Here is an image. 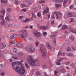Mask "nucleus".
<instances>
[{
	"instance_id": "29",
	"label": "nucleus",
	"mask_w": 76,
	"mask_h": 76,
	"mask_svg": "<svg viewBox=\"0 0 76 76\" xmlns=\"http://www.w3.org/2000/svg\"><path fill=\"white\" fill-rule=\"evenodd\" d=\"M70 20H71L69 22L70 23H72V22H73V21L75 20V19H74V18H70Z\"/></svg>"
},
{
	"instance_id": "35",
	"label": "nucleus",
	"mask_w": 76,
	"mask_h": 76,
	"mask_svg": "<svg viewBox=\"0 0 76 76\" xmlns=\"http://www.w3.org/2000/svg\"><path fill=\"white\" fill-rule=\"evenodd\" d=\"M35 45L36 46H38L39 45V42L38 41H36L35 43Z\"/></svg>"
},
{
	"instance_id": "42",
	"label": "nucleus",
	"mask_w": 76,
	"mask_h": 76,
	"mask_svg": "<svg viewBox=\"0 0 76 76\" xmlns=\"http://www.w3.org/2000/svg\"><path fill=\"white\" fill-rule=\"evenodd\" d=\"M11 10H12L10 8H7V12H10Z\"/></svg>"
},
{
	"instance_id": "51",
	"label": "nucleus",
	"mask_w": 76,
	"mask_h": 76,
	"mask_svg": "<svg viewBox=\"0 0 76 76\" xmlns=\"http://www.w3.org/2000/svg\"><path fill=\"white\" fill-rule=\"evenodd\" d=\"M41 16V13H40L39 12L37 14V16H38L39 17H40Z\"/></svg>"
},
{
	"instance_id": "57",
	"label": "nucleus",
	"mask_w": 76,
	"mask_h": 76,
	"mask_svg": "<svg viewBox=\"0 0 76 76\" xmlns=\"http://www.w3.org/2000/svg\"><path fill=\"white\" fill-rule=\"evenodd\" d=\"M42 67L43 68H45V67H46V66L45 65H43Z\"/></svg>"
},
{
	"instance_id": "43",
	"label": "nucleus",
	"mask_w": 76,
	"mask_h": 76,
	"mask_svg": "<svg viewBox=\"0 0 76 76\" xmlns=\"http://www.w3.org/2000/svg\"><path fill=\"white\" fill-rule=\"evenodd\" d=\"M5 20H10V19L9 18V17H8V16H7L5 18Z\"/></svg>"
},
{
	"instance_id": "61",
	"label": "nucleus",
	"mask_w": 76,
	"mask_h": 76,
	"mask_svg": "<svg viewBox=\"0 0 76 76\" xmlns=\"http://www.w3.org/2000/svg\"><path fill=\"white\" fill-rule=\"evenodd\" d=\"M52 18L53 19H54L55 18V17L54 15H52Z\"/></svg>"
},
{
	"instance_id": "3",
	"label": "nucleus",
	"mask_w": 76,
	"mask_h": 76,
	"mask_svg": "<svg viewBox=\"0 0 76 76\" xmlns=\"http://www.w3.org/2000/svg\"><path fill=\"white\" fill-rule=\"evenodd\" d=\"M27 61L28 63L31 66H35V61L32 57V56H29L27 58Z\"/></svg>"
},
{
	"instance_id": "18",
	"label": "nucleus",
	"mask_w": 76,
	"mask_h": 76,
	"mask_svg": "<svg viewBox=\"0 0 76 76\" xmlns=\"http://www.w3.org/2000/svg\"><path fill=\"white\" fill-rule=\"evenodd\" d=\"M1 3L4 4H5L7 3V1L6 0H1Z\"/></svg>"
},
{
	"instance_id": "7",
	"label": "nucleus",
	"mask_w": 76,
	"mask_h": 76,
	"mask_svg": "<svg viewBox=\"0 0 76 76\" xmlns=\"http://www.w3.org/2000/svg\"><path fill=\"white\" fill-rule=\"evenodd\" d=\"M35 48H34L31 47L29 49L28 51V52L31 53H33L35 51Z\"/></svg>"
},
{
	"instance_id": "54",
	"label": "nucleus",
	"mask_w": 76,
	"mask_h": 76,
	"mask_svg": "<svg viewBox=\"0 0 76 76\" xmlns=\"http://www.w3.org/2000/svg\"><path fill=\"white\" fill-rule=\"evenodd\" d=\"M47 33L45 32H43V34L44 35H47Z\"/></svg>"
},
{
	"instance_id": "55",
	"label": "nucleus",
	"mask_w": 76,
	"mask_h": 76,
	"mask_svg": "<svg viewBox=\"0 0 76 76\" xmlns=\"http://www.w3.org/2000/svg\"><path fill=\"white\" fill-rule=\"evenodd\" d=\"M53 42L54 44H56V39H54L53 40Z\"/></svg>"
},
{
	"instance_id": "46",
	"label": "nucleus",
	"mask_w": 76,
	"mask_h": 76,
	"mask_svg": "<svg viewBox=\"0 0 76 76\" xmlns=\"http://www.w3.org/2000/svg\"><path fill=\"white\" fill-rule=\"evenodd\" d=\"M59 62L57 61L56 63L57 65H58V66H60V65H61V64H60V63H59Z\"/></svg>"
},
{
	"instance_id": "58",
	"label": "nucleus",
	"mask_w": 76,
	"mask_h": 76,
	"mask_svg": "<svg viewBox=\"0 0 76 76\" xmlns=\"http://www.w3.org/2000/svg\"><path fill=\"white\" fill-rule=\"evenodd\" d=\"M65 64H66V65H68L69 64V62H66L65 63Z\"/></svg>"
},
{
	"instance_id": "62",
	"label": "nucleus",
	"mask_w": 76,
	"mask_h": 76,
	"mask_svg": "<svg viewBox=\"0 0 76 76\" xmlns=\"http://www.w3.org/2000/svg\"><path fill=\"white\" fill-rule=\"evenodd\" d=\"M54 23V21L53 20L51 22L52 25H53Z\"/></svg>"
},
{
	"instance_id": "31",
	"label": "nucleus",
	"mask_w": 76,
	"mask_h": 76,
	"mask_svg": "<svg viewBox=\"0 0 76 76\" xmlns=\"http://www.w3.org/2000/svg\"><path fill=\"white\" fill-rule=\"evenodd\" d=\"M69 38L71 40H72V41H74V39H75V38H74V37L72 36H70Z\"/></svg>"
},
{
	"instance_id": "50",
	"label": "nucleus",
	"mask_w": 76,
	"mask_h": 76,
	"mask_svg": "<svg viewBox=\"0 0 76 76\" xmlns=\"http://www.w3.org/2000/svg\"><path fill=\"white\" fill-rule=\"evenodd\" d=\"M25 65L26 67L27 68H29V66H28V65H27V64H25Z\"/></svg>"
},
{
	"instance_id": "63",
	"label": "nucleus",
	"mask_w": 76,
	"mask_h": 76,
	"mask_svg": "<svg viewBox=\"0 0 76 76\" xmlns=\"http://www.w3.org/2000/svg\"><path fill=\"white\" fill-rule=\"evenodd\" d=\"M50 14H49L48 15V18L49 19H50Z\"/></svg>"
},
{
	"instance_id": "21",
	"label": "nucleus",
	"mask_w": 76,
	"mask_h": 76,
	"mask_svg": "<svg viewBox=\"0 0 76 76\" xmlns=\"http://www.w3.org/2000/svg\"><path fill=\"white\" fill-rule=\"evenodd\" d=\"M67 28V26H66V25H63L62 26V28L61 29V30H64V29H66Z\"/></svg>"
},
{
	"instance_id": "37",
	"label": "nucleus",
	"mask_w": 76,
	"mask_h": 76,
	"mask_svg": "<svg viewBox=\"0 0 76 76\" xmlns=\"http://www.w3.org/2000/svg\"><path fill=\"white\" fill-rule=\"evenodd\" d=\"M66 53H62L61 54V56H62V57H64Z\"/></svg>"
},
{
	"instance_id": "17",
	"label": "nucleus",
	"mask_w": 76,
	"mask_h": 76,
	"mask_svg": "<svg viewBox=\"0 0 76 76\" xmlns=\"http://www.w3.org/2000/svg\"><path fill=\"white\" fill-rule=\"evenodd\" d=\"M17 47H20V48H22L23 47L21 43H18L16 44Z\"/></svg>"
},
{
	"instance_id": "64",
	"label": "nucleus",
	"mask_w": 76,
	"mask_h": 76,
	"mask_svg": "<svg viewBox=\"0 0 76 76\" xmlns=\"http://www.w3.org/2000/svg\"><path fill=\"white\" fill-rule=\"evenodd\" d=\"M65 68L66 69H70V68H69V67H67V66Z\"/></svg>"
},
{
	"instance_id": "38",
	"label": "nucleus",
	"mask_w": 76,
	"mask_h": 76,
	"mask_svg": "<svg viewBox=\"0 0 76 76\" xmlns=\"http://www.w3.org/2000/svg\"><path fill=\"white\" fill-rule=\"evenodd\" d=\"M39 3H45V1L44 0H42L39 1Z\"/></svg>"
},
{
	"instance_id": "25",
	"label": "nucleus",
	"mask_w": 76,
	"mask_h": 76,
	"mask_svg": "<svg viewBox=\"0 0 76 76\" xmlns=\"http://www.w3.org/2000/svg\"><path fill=\"white\" fill-rule=\"evenodd\" d=\"M69 0H65L64 1V3L63 4V6L64 7H65V6H66V3H67V1H68Z\"/></svg>"
},
{
	"instance_id": "20",
	"label": "nucleus",
	"mask_w": 76,
	"mask_h": 76,
	"mask_svg": "<svg viewBox=\"0 0 76 76\" xmlns=\"http://www.w3.org/2000/svg\"><path fill=\"white\" fill-rule=\"evenodd\" d=\"M67 56L68 57H73V54L72 53H69L67 54Z\"/></svg>"
},
{
	"instance_id": "52",
	"label": "nucleus",
	"mask_w": 76,
	"mask_h": 76,
	"mask_svg": "<svg viewBox=\"0 0 76 76\" xmlns=\"http://www.w3.org/2000/svg\"><path fill=\"white\" fill-rule=\"evenodd\" d=\"M22 18H23V17L22 16H20L18 18L19 19H21Z\"/></svg>"
},
{
	"instance_id": "56",
	"label": "nucleus",
	"mask_w": 76,
	"mask_h": 76,
	"mask_svg": "<svg viewBox=\"0 0 76 76\" xmlns=\"http://www.w3.org/2000/svg\"><path fill=\"white\" fill-rule=\"evenodd\" d=\"M44 75H45V76H48V75H47V74L45 72H44Z\"/></svg>"
},
{
	"instance_id": "49",
	"label": "nucleus",
	"mask_w": 76,
	"mask_h": 76,
	"mask_svg": "<svg viewBox=\"0 0 76 76\" xmlns=\"http://www.w3.org/2000/svg\"><path fill=\"white\" fill-rule=\"evenodd\" d=\"M72 50H76V48L75 47H72Z\"/></svg>"
},
{
	"instance_id": "32",
	"label": "nucleus",
	"mask_w": 76,
	"mask_h": 76,
	"mask_svg": "<svg viewBox=\"0 0 76 76\" xmlns=\"http://www.w3.org/2000/svg\"><path fill=\"white\" fill-rule=\"evenodd\" d=\"M4 15H0V18L1 19H4Z\"/></svg>"
},
{
	"instance_id": "45",
	"label": "nucleus",
	"mask_w": 76,
	"mask_h": 76,
	"mask_svg": "<svg viewBox=\"0 0 76 76\" xmlns=\"http://www.w3.org/2000/svg\"><path fill=\"white\" fill-rule=\"evenodd\" d=\"M67 50L68 51H71V49L70 48V47H68L67 49Z\"/></svg>"
},
{
	"instance_id": "41",
	"label": "nucleus",
	"mask_w": 76,
	"mask_h": 76,
	"mask_svg": "<svg viewBox=\"0 0 76 76\" xmlns=\"http://www.w3.org/2000/svg\"><path fill=\"white\" fill-rule=\"evenodd\" d=\"M0 75H1V76H4L5 75L4 72H2L0 74Z\"/></svg>"
},
{
	"instance_id": "8",
	"label": "nucleus",
	"mask_w": 76,
	"mask_h": 76,
	"mask_svg": "<svg viewBox=\"0 0 76 76\" xmlns=\"http://www.w3.org/2000/svg\"><path fill=\"white\" fill-rule=\"evenodd\" d=\"M15 26V24L13 23H10L9 24H8L7 25H5V27L7 28H9L10 26Z\"/></svg>"
},
{
	"instance_id": "34",
	"label": "nucleus",
	"mask_w": 76,
	"mask_h": 76,
	"mask_svg": "<svg viewBox=\"0 0 76 76\" xmlns=\"http://www.w3.org/2000/svg\"><path fill=\"white\" fill-rule=\"evenodd\" d=\"M55 5L56 7H57V8H58V7L61 6V5H60L58 4H55Z\"/></svg>"
},
{
	"instance_id": "4",
	"label": "nucleus",
	"mask_w": 76,
	"mask_h": 76,
	"mask_svg": "<svg viewBox=\"0 0 76 76\" xmlns=\"http://www.w3.org/2000/svg\"><path fill=\"white\" fill-rule=\"evenodd\" d=\"M54 15L56 14V19H59L60 18L62 17V14L60 12H54Z\"/></svg>"
},
{
	"instance_id": "30",
	"label": "nucleus",
	"mask_w": 76,
	"mask_h": 76,
	"mask_svg": "<svg viewBox=\"0 0 76 76\" xmlns=\"http://www.w3.org/2000/svg\"><path fill=\"white\" fill-rule=\"evenodd\" d=\"M55 1H56L57 3H60V2H62L63 1V0H55Z\"/></svg>"
},
{
	"instance_id": "59",
	"label": "nucleus",
	"mask_w": 76,
	"mask_h": 76,
	"mask_svg": "<svg viewBox=\"0 0 76 76\" xmlns=\"http://www.w3.org/2000/svg\"><path fill=\"white\" fill-rule=\"evenodd\" d=\"M13 61V59H9V61H10V62H12V61Z\"/></svg>"
},
{
	"instance_id": "28",
	"label": "nucleus",
	"mask_w": 76,
	"mask_h": 76,
	"mask_svg": "<svg viewBox=\"0 0 76 76\" xmlns=\"http://www.w3.org/2000/svg\"><path fill=\"white\" fill-rule=\"evenodd\" d=\"M61 72H62V73H64L65 72H66V71L64 69L62 68L61 69Z\"/></svg>"
},
{
	"instance_id": "12",
	"label": "nucleus",
	"mask_w": 76,
	"mask_h": 76,
	"mask_svg": "<svg viewBox=\"0 0 76 76\" xmlns=\"http://www.w3.org/2000/svg\"><path fill=\"white\" fill-rule=\"evenodd\" d=\"M26 31L25 30H23L22 31H20V32H21V34H23V35H26V37H27V34H26Z\"/></svg>"
},
{
	"instance_id": "6",
	"label": "nucleus",
	"mask_w": 76,
	"mask_h": 76,
	"mask_svg": "<svg viewBox=\"0 0 76 76\" xmlns=\"http://www.w3.org/2000/svg\"><path fill=\"white\" fill-rule=\"evenodd\" d=\"M49 13V8L47 7L45 10L43 12V15H44L45 13Z\"/></svg>"
},
{
	"instance_id": "39",
	"label": "nucleus",
	"mask_w": 76,
	"mask_h": 76,
	"mask_svg": "<svg viewBox=\"0 0 76 76\" xmlns=\"http://www.w3.org/2000/svg\"><path fill=\"white\" fill-rule=\"evenodd\" d=\"M68 34V32H67V31H65L64 32V35H66V36Z\"/></svg>"
},
{
	"instance_id": "47",
	"label": "nucleus",
	"mask_w": 76,
	"mask_h": 76,
	"mask_svg": "<svg viewBox=\"0 0 76 76\" xmlns=\"http://www.w3.org/2000/svg\"><path fill=\"white\" fill-rule=\"evenodd\" d=\"M57 73H58V72H57V71H54L55 76H57V75H57Z\"/></svg>"
},
{
	"instance_id": "1",
	"label": "nucleus",
	"mask_w": 76,
	"mask_h": 76,
	"mask_svg": "<svg viewBox=\"0 0 76 76\" xmlns=\"http://www.w3.org/2000/svg\"><path fill=\"white\" fill-rule=\"evenodd\" d=\"M20 62H14L12 64V66L14 70L17 72L18 73L20 74L21 75L20 76H25L24 73H25V69L23 68V66L22 65H21Z\"/></svg>"
},
{
	"instance_id": "10",
	"label": "nucleus",
	"mask_w": 76,
	"mask_h": 76,
	"mask_svg": "<svg viewBox=\"0 0 76 76\" xmlns=\"http://www.w3.org/2000/svg\"><path fill=\"white\" fill-rule=\"evenodd\" d=\"M0 47L1 48H4L6 47V44L3 43H1Z\"/></svg>"
},
{
	"instance_id": "23",
	"label": "nucleus",
	"mask_w": 76,
	"mask_h": 76,
	"mask_svg": "<svg viewBox=\"0 0 76 76\" xmlns=\"http://www.w3.org/2000/svg\"><path fill=\"white\" fill-rule=\"evenodd\" d=\"M23 22H29V19L28 18H26L25 20H23Z\"/></svg>"
},
{
	"instance_id": "15",
	"label": "nucleus",
	"mask_w": 76,
	"mask_h": 76,
	"mask_svg": "<svg viewBox=\"0 0 76 76\" xmlns=\"http://www.w3.org/2000/svg\"><path fill=\"white\" fill-rule=\"evenodd\" d=\"M6 12V11H5V10H2L0 11V13H2L3 15H4V14H5V13Z\"/></svg>"
},
{
	"instance_id": "2",
	"label": "nucleus",
	"mask_w": 76,
	"mask_h": 76,
	"mask_svg": "<svg viewBox=\"0 0 76 76\" xmlns=\"http://www.w3.org/2000/svg\"><path fill=\"white\" fill-rule=\"evenodd\" d=\"M40 51L41 53L42 57H45L47 56V52L45 50V46L43 45H40Z\"/></svg>"
},
{
	"instance_id": "14",
	"label": "nucleus",
	"mask_w": 76,
	"mask_h": 76,
	"mask_svg": "<svg viewBox=\"0 0 76 76\" xmlns=\"http://www.w3.org/2000/svg\"><path fill=\"white\" fill-rule=\"evenodd\" d=\"M17 36L16 34H14L12 36H11L10 37V38L11 39H14V38H15Z\"/></svg>"
},
{
	"instance_id": "19",
	"label": "nucleus",
	"mask_w": 76,
	"mask_h": 76,
	"mask_svg": "<svg viewBox=\"0 0 76 76\" xmlns=\"http://www.w3.org/2000/svg\"><path fill=\"white\" fill-rule=\"evenodd\" d=\"M41 75V73L39 71H37L35 74V76H39Z\"/></svg>"
},
{
	"instance_id": "44",
	"label": "nucleus",
	"mask_w": 76,
	"mask_h": 76,
	"mask_svg": "<svg viewBox=\"0 0 76 76\" xmlns=\"http://www.w3.org/2000/svg\"><path fill=\"white\" fill-rule=\"evenodd\" d=\"M21 11L23 12H26V9H23Z\"/></svg>"
},
{
	"instance_id": "24",
	"label": "nucleus",
	"mask_w": 76,
	"mask_h": 76,
	"mask_svg": "<svg viewBox=\"0 0 76 76\" xmlns=\"http://www.w3.org/2000/svg\"><path fill=\"white\" fill-rule=\"evenodd\" d=\"M46 45L47 46H48V48L49 49H51V47H50V45H49V43L48 42L46 44Z\"/></svg>"
},
{
	"instance_id": "27",
	"label": "nucleus",
	"mask_w": 76,
	"mask_h": 76,
	"mask_svg": "<svg viewBox=\"0 0 76 76\" xmlns=\"http://www.w3.org/2000/svg\"><path fill=\"white\" fill-rule=\"evenodd\" d=\"M13 51L15 53H18V49L16 48H14L13 50Z\"/></svg>"
},
{
	"instance_id": "53",
	"label": "nucleus",
	"mask_w": 76,
	"mask_h": 76,
	"mask_svg": "<svg viewBox=\"0 0 76 76\" xmlns=\"http://www.w3.org/2000/svg\"><path fill=\"white\" fill-rule=\"evenodd\" d=\"M12 58H13L14 59H18V57L16 56H14L12 57Z\"/></svg>"
},
{
	"instance_id": "26",
	"label": "nucleus",
	"mask_w": 76,
	"mask_h": 76,
	"mask_svg": "<svg viewBox=\"0 0 76 76\" xmlns=\"http://www.w3.org/2000/svg\"><path fill=\"white\" fill-rule=\"evenodd\" d=\"M63 60H64V58H61L57 60V61H58V62H60V61H61Z\"/></svg>"
},
{
	"instance_id": "5",
	"label": "nucleus",
	"mask_w": 76,
	"mask_h": 76,
	"mask_svg": "<svg viewBox=\"0 0 76 76\" xmlns=\"http://www.w3.org/2000/svg\"><path fill=\"white\" fill-rule=\"evenodd\" d=\"M33 34L34 37H35L37 38H39L40 36H41V33L37 31H34L33 32Z\"/></svg>"
},
{
	"instance_id": "16",
	"label": "nucleus",
	"mask_w": 76,
	"mask_h": 76,
	"mask_svg": "<svg viewBox=\"0 0 76 76\" xmlns=\"http://www.w3.org/2000/svg\"><path fill=\"white\" fill-rule=\"evenodd\" d=\"M20 7H22V8H23V7H29L28 5L27 6H26L25 4H21L20 5Z\"/></svg>"
},
{
	"instance_id": "13",
	"label": "nucleus",
	"mask_w": 76,
	"mask_h": 76,
	"mask_svg": "<svg viewBox=\"0 0 76 76\" xmlns=\"http://www.w3.org/2000/svg\"><path fill=\"white\" fill-rule=\"evenodd\" d=\"M47 28V27L45 26H42L40 27V29H42L43 30H45Z\"/></svg>"
},
{
	"instance_id": "22",
	"label": "nucleus",
	"mask_w": 76,
	"mask_h": 76,
	"mask_svg": "<svg viewBox=\"0 0 76 76\" xmlns=\"http://www.w3.org/2000/svg\"><path fill=\"white\" fill-rule=\"evenodd\" d=\"M72 16L73 15H72V14L70 12L68 13L67 14V16H68V17H72Z\"/></svg>"
},
{
	"instance_id": "9",
	"label": "nucleus",
	"mask_w": 76,
	"mask_h": 76,
	"mask_svg": "<svg viewBox=\"0 0 76 76\" xmlns=\"http://www.w3.org/2000/svg\"><path fill=\"white\" fill-rule=\"evenodd\" d=\"M18 36L21 38H26V35H24L23 34H18Z\"/></svg>"
},
{
	"instance_id": "36",
	"label": "nucleus",
	"mask_w": 76,
	"mask_h": 76,
	"mask_svg": "<svg viewBox=\"0 0 76 76\" xmlns=\"http://www.w3.org/2000/svg\"><path fill=\"white\" fill-rule=\"evenodd\" d=\"M18 1L17 0H16L15 1V4L16 5H18Z\"/></svg>"
},
{
	"instance_id": "48",
	"label": "nucleus",
	"mask_w": 76,
	"mask_h": 76,
	"mask_svg": "<svg viewBox=\"0 0 76 76\" xmlns=\"http://www.w3.org/2000/svg\"><path fill=\"white\" fill-rule=\"evenodd\" d=\"M32 16L34 18H36V16H35V15L34 14V13H32Z\"/></svg>"
},
{
	"instance_id": "33",
	"label": "nucleus",
	"mask_w": 76,
	"mask_h": 76,
	"mask_svg": "<svg viewBox=\"0 0 76 76\" xmlns=\"http://www.w3.org/2000/svg\"><path fill=\"white\" fill-rule=\"evenodd\" d=\"M71 32H73V33H74L75 34H76V30H73L71 29Z\"/></svg>"
},
{
	"instance_id": "40",
	"label": "nucleus",
	"mask_w": 76,
	"mask_h": 76,
	"mask_svg": "<svg viewBox=\"0 0 76 76\" xmlns=\"http://www.w3.org/2000/svg\"><path fill=\"white\" fill-rule=\"evenodd\" d=\"M28 4L29 5H31L32 4V2H31V0H29L28 1Z\"/></svg>"
},
{
	"instance_id": "60",
	"label": "nucleus",
	"mask_w": 76,
	"mask_h": 76,
	"mask_svg": "<svg viewBox=\"0 0 76 76\" xmlns=\"http://www.w3.org/2000/svg\"><path fill=\"white\" fill-rule=\"evenodd\" d=\"M41 6L39 5H38V8H39V9H41Z\"/></svg>"
},
{
	"instance_id": "11",
	"label": "nucleus",
	"mask_w": 76,
	"mask_h": 76,
	"mask_svg": "<svg viewBox=\"0 0 76 76\" xmlns=\"http://www.w3.org/2000/svg\"><path fill=\"white\" fill-rule=\"evenodd\" d=\"M1 20H2L1 22V25H4L6 24V21L4 20V18H3V19H2Z\"/></svg>"
}]
</instances>
